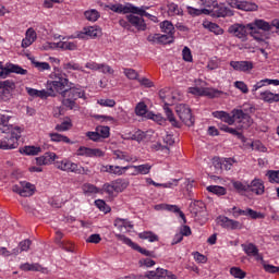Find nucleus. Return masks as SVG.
Returning <instances> with one entry per match:
<instances>
[{"label":"nucleus","instance_id":"obj_34","mask_svg":"<svg viewBox=\"0 0 279 279\" xmlns=\"http://www.w3.org/2000/svg\"><path fill=\"white\" fill-rule=\"evenodd\" d=\"M21 154L25 156H38V154H43V147L39 146H24L20 149Z\"/></svg>","mask_w":279,"mask_h":279},{"label":"nucleus","instance_id":"obj_43","mask_svg":"<svg viewBox=\"0 0 279 279\" xmlns=\"http://www.w3.org/2000/svg\"><path fill=\"white\" fill-rule=\"evenodd\" d=\"M20 269L21 271H40L43 266H40V264L24 263L20 265Z\"/></svg>","mask_w":279,"mask_h":279},{"label":"nucleus","instance_id":"obj_33","mask_svg":"<svg viewBox=\"0 0 279 279\" xmlns=\"http://www.w3.org/2000/svg\"><path fill=\"white\" fill-rule=\"evenodd\" d=\"M81 34L83 36H102L104 31L99 26H86Z\"/></svg>","mask_w":279,"mask_h":279},{"label":"nucleus","instance_id":"obj_40","mask_svg":"<svg viewBox=\"0 0 279 279\" xmlns=\"http://www.w3.org/2000/svg\"><path fill=\"white\" fill-rule=\"evenodd\" d=\"M232 186L236 191V193H240L241 195H243V193H250L248 183H243L241 181H233Z\"/></svg>","mask_w":279,"mask_h":279},{"label":"nucleus","instance_id":"obj_3","mask_svg":"<svg viewBox=\"0 0 279 279\" xmlns=\"http://www.w3.org/2000/svg\"><path fill=\"white\" fill-rule=\"evenodd\" d=\"M50 80L52 81L47 82V90L50 97H56V93L62 95L68 90L66 88L71 86V82H69L66 74L60 70H54V72L50 74Z\"/></svg>","mask_w":279,"mask_h":279},{"label":"nucleus","instance_id":"obj_42","mask_svg":"<svg viewBox=\"0 0 279 279\" xmlns=\"http://www.w3.org/2000/svg\"><path fill=\"white\" fill-rule=\"evenodd\" d=\"M63 70L68 71V73L70 71H82V73H84V68L75 61H69L63 63Z\"/></svg>","mask_w":279,"mask_h":279},{"label":"nucleus","instance_id":"obj_23","mask_svg":"<svg viewBox=\"0 0 279 279\" xmlns=\"http://www.w3.org/2000/svg\"><path fill=\"white\" fill-rule=\"evenodd\" d=\"M228 34H231L232 36H247L251 35L250 28H247V24H239L235 23L228 28Z\"/></svg>","mask_w":279,"mask_h":279},{"label":"nucleus","instance_id":"obj_64","mask_svg":"<svg viewBox=\"0 0 279 279\" xmlns=\"http://www.w3.org/2000/svg\"><path fill=\"white\" fill-rule=\"evenodd\" d=\"M59 247L64 250V252H75V245L71 242H60Z\"/></svg>","mask_w":279,"mask_h":279},{"label":"nucleus","instance_id":"obj_47","mask_svg":"<svg viewBox=\"0 0 279 279\" xmlns=\"http://www.w3.org/2000/svg\"><path fill=\"white\" fill-rule=\"evenodd\" d=\"M207 191L218 196L226 195L227 193L226 187L219 185H209L207 186Z\"/></svg>","mask_w":279,"mask_h":279},{"label":"nucleus","instance_id":"obj_32","mask_svg":"<svg viewBox=\"0 0 279 279\" xmlns=\"http://www.w3.org/2000/svg\"><path fill=\"white\" fill-rule=\"evenodd\" d=\"M26 93L29 97H39L40 99H47V97H50L48 89L38 90L32 87H26Z\"/></svg>","mask_w":279,"mask_h":279},{"label":"nucleus","instance_id":"obj_46","mask_svg":"<svg viewBox=\"0 0 279 279\" xmlns=\"http://www.w3.org/2000/svg\"><path fill=\"white\" fill-rule=\"evenodd\" d=\"M32 64H34L35 69H37V71H51V65H49V63L47 62H40V61H36V59H31Z\"/></svg>","mask_w":279,"mask_h":279},{"label":"nucleus","instance_id":"obj_48","mask_svg":"<svg viewBox=\"0 0 279 279\" xmlns=\"http://www.w3.org/2000/svg\"><path fill=\"white\" fill-rule=\"evenodd\" d=\"M84 15L87 21H92L93 23H95V21H98L100 16L99 12L95 9L85 11Z\"/></svg>","mask_w":279,"mask_h":279},{"label":"nucleus","instance_id":"obj_63","mask_svg":"<svg viewBox=\"0 0 279 279\" xmlns=\"http://www.w3.org/2000/svg\"><path fill=\"white\" fill-rule=\"evenodd\" d=\"M234 86L235 88L241 90V93H243L244 95H247V93H250V88H247V84H245V82L243 81H236L234 83Z\"/></svg>","mask_w":279,"mask_h":279},{"label":"nucleus","instance_id":"obj_52","mask_svg":"<svg viewBox=\"0 0 279 279\" xmlns=\"http://www.w3.org/2000/svg\"><path fill=\"white\" fill-rule=\"evenodd\" d=\"M123 73L128 80H138V72L131 68H123Z\"/></svg>","mask_w":279,"mask_h":279},{"label":"nucleus","instance_id":"obj_21","mask_svg":"<svg viewBox=\"0 0 279 279\" xmlns=\"http://www.w3.org/2000/svg\"><path fill=\"white\" fill-rule=\"evenodd\" d=\"M248 192L254 193V195H264L265 194V182L263 179L255 178L248 184Z\"/></svg>","mask_w":279,"mask_h":279},{"label":"nucleus","instance_id":"obj_24","mask_svg":"<svg viewBox=\"0 0 279 279\" xmlns=\"http://www.w3.org/2000/svg\"><path fill=\"white\" fill-rule=\"evenodd\" d=\"M217 221L222 228H227L229 230H239V228H241V222L232 220L226 216L218 217Z\"/></svg>","mask_w":279,"mask_h":279},{"label":"nucleus","instance_id":"obj_58","mask_svg":"<svg viewBox=\"0 0 279 279\" xmlns=\"http://www.w3.org/2000/svg\"><path fill=\"white\" fill-rule=\"evenodd\" d=\"M234 162H236L234 158H222V170L230 171Z\"/></svg>","mask_w":279,"mask_h":279},{"label":"nucleus","instance_id":"obj_60","mask_svg":"<svg viewBox=\"0 0 279 279\" xmlns=\"http://www.w3.org/2000/svg\"><path fill=\"white\" fill-rule=\"evenodd\" d=\"M72 126L73 124L71 123V121H63L61 124L56 125V130L57 132H66L71 130Z\"/></svg>","mask_w":279,"mask_h":279},{"label":"nucleus","instance_id":"obj_57","mask_svg":"<svg viewBox=\"0 0 279 279\" xmlns=\"http://www.w3.org/2000/svg\"><path fill=\"white\" fill-rule=\"evenodd\" d=\"M251 148L255 151H262L263 154H265V151H267V147H265V145H263V142L260 141H255L251 144Z\"/></svg>","mask_w":279,"mask_h":279},{"label":"nucleus","instance_id":"obj_31","mask_svg":"<svg viewBox=\"0 0 279 279\" xmlns=\"http://www.w3.org/2000/svg\"><path fill=\"white\" fill-rule=\"evenodd\" d=\"M52 49H64L68 51H75L77 49V44L75 41H58L50 46Z\"/></svg>","mask_w":279,"mask_h":279},{"label":"nucleus","instance_id":"obj_16","mask_svg":"<svg viewBox=\"0 0 279 279\" xmlns=\"http://www.w3.org/2000/svg\"><path fill=\"white\" fill-rule=\"evenodd\" d=\"M119 239L122 241V243H124V245L132 247V250H135V252H140V254H143V256H154V251H147V248L141 247V245L134 243L132 239L125 235H119Z\"/></svg>","mask_w":279,"mask_h":279},{"label":"nucleus","instance_id":"obj_44","mask_svg":"<svg viewBox=\"0 0 279 279\" xmlns=\"http://www.w3.org/2000/svg\"><path fill=\"white\" fill-rule=\"evenodd\" d=\"M163 110L168 121L171 122L173 128H180V124L175 120V117L173 116V111L169 108V106L165 105Z\"/></svg>","mask_w":279,"mask_h":279},{"label":"nucleus","instance_id":"obj_4","mask_svg":"<svg viewBox=\"0 0 279 279\" xmlns=\"http://www.w3.org/2000/svg\"><path fill=\"white\" fill-rule=\"evenodd\" d=\"M56 169H59L60 171H65L66 173H76L78 175H88V168H84L77 166V163L69 160V159H62L54 161Z\"/></svg>","mask_w":279,"mask_h":279},{"label":"nucleus","instance_id":"obj_30","mask_svg":"<svg viewBox=\"0 0 279 279\" xmlns=\"http://www.w3.org/2000/svg\"><path fill=\"white\" fill-rule=\"evenodd\" d=\"M147 40L151 45H171L173 43V36H148Z\"/></svg>","mask_w":279,"mask_h":279},{"label":"nucleus","instance_id":"obj_10","mask_svg":"<svg viewBox=\"0 0 279 279\" xmlns=\"http://www.w3.org/2000/svg\"><path fill=\"white\" fill-rule=\"evenodd\" d=\"M10 73H15L16 75H27L28 71L19 64L7 63L5 66H3V64L0 62V77L5 80Z\"/></svg>","mask_w":279,"mask_h":279},{"label":"nucleus","instance_id":"obj_27","mask_svg":"<svg viewBox=\"0 0 279 279\" xmlns=\"http://www.w3.org/2000/svg\"><path fill=\"white\" fill-rule=\"evenodd\" d=\"M130 169L133 170L131 175H148L151 171V165L150 163H143L140 166H129Z\"/></svg>","mask_w":279,"mask_h":279},{"label":"nucleus","instance_id":"obj_19","mask_svg":"<svg viewBox=\"0 0 279 279\" xmlns=\"http://www.w3.org/2000/svg\"><path fill=\"white\" fill-rule=\"evenodd\" d=\"M61 104L64 108H66V110H80V104H77V101L71 97L66 89L61 94Z\"/></svg>","mask_w":279,"mask_h":279},{"label":"nucleus","instance_id":"obj_61","mask_svg":"<svg viewBox=\"0 0 279 279\" xmlns=\"http://www.w3.org/2000/svg\"><path fill=\"white\" fill-rule=\"evenodd\" d=\"M95 204H96L97 208H99V210H101V213H105V214L110 213V206H108L106 204V202H104L101 199H97V201H95Z\"/></svg>","mask_w":279,"mask_h":279},{"label":"nucleus","instance_id":"obj_17","mask_svg":"<svg viewBox=\"0 0 279 279\" xmlns=\"http://www.w3.org/2000/svg\"><path fill=\"white\" fill-rule=\"evenodd\" d=\"M66 92L74 101H77V99H84V101H86L87 99L86 90L84 89V87L75 86V84L73 83H70V87H68Z\"/></svg>","mask_w":279,"mask_h":279},{"label":"nucleus","instance_id":"obj_5","mask_svg":"<svg viewBox=\"0 0 279 279\" xmlns=\"http://www.w3.org/2000/svg\"><path fill=\"white\" fill-rule=\"evenodd\" d=\"M276 27L277 34H279V20H272L271 24L265 20H254L253 23L247 24V29L251 34H258V31L262 32H271V28Z\"/></svg>","mask_w":279,"mask_h":279},{"label":"nucleus","instance_id":"obj_13","mask_svg":"<svg viewBox=\"0 0 279 279\" xmlns=\"http://www.w3.org/2000/svg\"><path fill=\"white\" fill-rule=\"evenodd\" d=\"M210 16H214V19H226V16H234V12L232 10L228 9V7L219 5L216 2V5L213 7L211 10H209Z\"/></svg>","mask_w":279,"mask_h":279},{"label":"nucleus","instance_id":"obj_1","mask_svg":"<svg viewBox=\"0 0 279 279\" xmlns=\"http://www.w3.org/2000/svg\"><path fill=\"white\" fill-rule=\"evenodd\" d=\"M10 119L12 117L0 113V133L7 134L4 138L0 140V149H16L19 147V138H21L23 130L19 126L12 128Z\"/></svg>","mask_w":279,"mask_h":279},{"label":"nucleus","instance_id":"obj_55","mask_svg":"<svg viewBox=\"0 0 279 279\" xmlns=\"http://www.w3.org/2000/svg\"><path fill=\"white\" fill-rule=\"evenodd\" d=\"M100 73H104V75H114V70L112 66L106 64V63H100L99 70Z\"/></svg>","mask_w":279,"mask_h":279},{"label":"nucleus","instance_id":"obj_22","mask_svg":"<svg viewBox=\"0 0 279 279\" xmlns=\"http://www.w3.org/2000/svg\"><path fill=\"white\" fill-rule=\"evenodd\" d=\"M57 158H58V155H56V153L47 151L43 156L35 158V160L38 167H43V166L53 165Z\"/></svg>","mask_w":279,"mask_h":279},{"label":"nucleus","instance_id":"obj_28","mask_svg":"<svg viewBox=\"0 0 279 279\" xmlns=\"http://www.w3.org/2000/svg\"><path fill=\"white\" fill-rule=\"evenodd\" d=\"M259 99L265 104H278L279 94H274L271 90H264L259 93Z\"/></svg>","mask_w":279,"mask_h":279},{"label":"nucleus","instance_id":"obj_54","mask_svg":"<svg viewBox=\"0 0 279 279\" xmlns=\"http://www.w3.org/2000/svg\"><path fill=\"white\" fill-rule=\"evenodd\" d=\"M135 114H137V117H145V114H147V105H145V102L137 104Z\"/></svg>","mask_w":279,"mask_h":279},{"label":"nucleus","instance_id":"obj_45","mask_svg":"<svg viewBox=\"0 0 279 279\" xmlns=\"http://www.w3.org/2000/svg\"><path fill=\"white\" fill-rule=\"evenodd\" d=\"M82 189L85 195H97L99 193V187L90 183L83 184Z\"/></svg>","mask_w":279,"mask_h":279},{"label":"nucleus","instance_id":"obj_2","mask_svg":"<svg viewBox=\"0 0 279 279\" xmlns=\"http://www.w3.org/2000/svg\"><path fill=\"white\" fill-rule=\"evenodd\" d=\"M213 117L215 119H220L223 123L228 125H234V123H240V128L242 130H247V128H252L254 120L250 114L243 111V109H233L231 114L226 111H214Z\"/></svg>","mask_w":279,"mask_h":279},{"label":"nucleus","instance_id":"obj_62","mask_svg":"<svg viewBox=\"0 0 279 279\" xmlns=\"http://www.w3.org/2000/svg\"><path fill=\"white\" fill-rule=\"evenodd\" d=\"M36 36H26L24 39H22V47L23 49H27V47H31V45H34L36 43Z\"/></svg>","mask_w":279,"mask_h":279},{"label":"nucleus","instance_id":"obj_14","mask_svg":"<svg viewBox=\"0 0 279 279\" xmlns=\"http://www.w3.org/2000/svg\"><path fill=\"white\" fill-rule=\"evenodd\" d=\"M76 156H85L86 158H104L105 154L99 148H88L86 146H81L76 150Z\"/></svg>","mask_w":279,"mask_h":279},{"label":"nucleus","instance_id":"obj_9","mask_svg":"<svg viewBox=\"0 0 279 279\" xmlns=\"http://www.w3.org/2000/svg\"><path fill=\"white\" fill-rule=\"evenodd\" d=\"M189 93L191 95H196L197 97H209V99H215L221 97L223 92L210 87H190Z\"/></svg>","mask_w":279,"mask_h":279},{"label":"nucleus","instance_id":"obj_37","mask_svg":"<svg viewBox=\"0 0 279 279\" xmlns=\"http://www.w3.org/2000/svg\"><path fill=\"white\" fill-rule=\"evenodd\" d=\"M112 183L116 189V193H123V191L130 186V181L126 179H116Z\"/></svg>","mask_w":279,"mask_h":279},{"label":"nucleus","instance_id":"obj_53","mask_svg":"<svg viewBox=\"0 0 279 279\" xmlns=\"http://www.w3.org/2000/svg\"><path fill=\"white\" fill-rule=\"evenodd\" d=\"M187 12L189 14H191V16H199L201 14H210V10L208 9L199 10L192 7L187 8Z\"/></svg>","mask_w":279,"mask_h":279},{"label":"nucleus","instance_id":"obj_50","mask_svg":"<svg viewBox=\"0 0 279 279\" xmlns=\"http://www.w3.org/2000/svg\"><path fill=\"white\" fill-rule=\"evenodd\" d=\"M230 274L233 276V278L243 279L245 276H247V272L243 271V269L239 267H232L230 268Z\"/></svg>","mask_w":279,"mask_h":279},{"label":"nucleus","instance_id":"obj_35","mask_svg":"<svg viewBox=\"0 0 279 279\" xmlns=\"http://www.w3.org/2000/svg\"><path fill=\"white\" fill-rule=\"evenodd\" d=\"M49 137L52 141V143H65L66 145H73L71 138L60 133H50Z\"/></svg>","mask_w":279,"mask_h":279},{"label":"nucleus","instance_id":"obj_39","mask_svg":"<svg viewBox=\"0 0 279 279\" xmlns=\"http://www.w3.org/2000/svg\"><path fill=\"white\" fill-rule=\"evenodd\" d=\"M203 25L204 27H206V29H209V32H211L216 36L223 35V28H221L218 24H215L213 22H205Z\"/></svg>","mask_w":279,"mask_h":279},{"label":"nucleus","instance_id":"obj_38","mask_svg":"<svg viewBox=\"0 0 279 279\" xmlns=\"http://www.w3.org/2000/svg\"><path fill=\"white\" fill-rule=\"evenodd\" d=\"M138 239H142L143 241H149V243H156L159 241L158 235L151 231H143L138 233Z\"/></svg>","mask_w":279,"mask_h":279},{"label":"nucleus","instance_id":"obj_15","mask_svg":"<svg viewBox=\"0 0 279 279\" xmlns=\"http://www.w3.org/2000/svg\"><path fill=\"white\" fill-rule=\"evenodd\" d=\"M233 217L235 219H239V217H250L251 219H265V214L256 211L252 208H238V210L233 213Z\"/></svg>","mask_w":279,"mask_h":279},{"label":"nucleus","instance_id":"obj_51","mask_svg":"<svg viewBox=\"0 0 279 279\" xmlns=\"http://www.w3.org/2000/svg\"><path fill=\"white\" fill-rule=\"evenodd\" d=\"M266 175L271 184H279V170H269Z\"/></svg>","mask_w":279,"mask_h":279},{"label":"nucleus","instance_id":"obj_59","mask_svg":"<svg viewBox=\"0 0 279 279\" xmlns=\"http://www.w3.org/2000/svg\"><path fill=\"white\" fill-rule=\"evenodd\" d=\"M182 58L184 62H193V53L191 52L190 47H184L182 50Z\"/></svg>","mask_w":279,"mask_h":279},{"label":"nucleus","instance_id":"obj_11","mask_svg":"<svg viewBox=\"0 0 279 279\" xmlns=\"http://www.w3.org/2000/svg\"><path fill=\"white\" fill-rule=\"evenodd\" d=\"M14 193H17L21 195V197H32L34 195V192L36 191V186L29 182H21L20 186L14 185L13 186Z\"/></svg>","mask_w":279,"mask_h":279},{"label":"nucleus","instance_id":"obj_41","mask_svg":"<svg viewBox=\"0 0 279 279\" xmlns=\"http://www.w3.org/2000/svg\"><path fill=\"white\" fill-rule=\"evenodd\" d=\"M160 28L163 34H168L169 36H173L175 34V27L173 26V23L170 21H163L160 23Z\"/></svg>","mask_w":279,"mask_h":279},{"label":"nucleus","instance_id":"obj_56","mask_svg":"<svg viewBox=\"0 0 279 279\" xmlns=\"http://www.w3.org/2000/svg\"><path fill=\"white\" fill-rule=\"evenodd\" d=\"M96 130L99 133L100 138L110 137V126H97Z\"/></svg>","mask_w":279,"mask_h":279},{"label":"nucleus","instance_id":"obj_8","mask_svg":"<svg viewBox=\"0 0 279 279\" xmlns=\"http://www.w3.org/2000/svg\"><path fill=\"white\" fill-rule=\"evenodd\" d=\"M175 112L179 119L187 125V128H192L195 125V118H193V113H191V108L187 105L180 104L175 107Z\"/></svg>","mask_w":279,"mask_h":279},{"label":"nucleus","instance_id":"obj_6","mask_svg":"<svg viewBox=\"0 0 279 279\" xmlns=\"http://www.w3.org/2000/svg\"><path fill=\"white\" fill-rule=\"evenodd\" d=\"M109 10L112 12H117L118 14H138V16H151V14L147 13L145 9L134 7V4H111L107 5Z\"/></svg>","mask_w":279,"mask_h":279},{"label":"nucleus","instance_id":"obj_29","mask_svg":"<svg viewBox=\"0 0 279 279\" xmlns=\"http://www.w3.org/2000/svg\"><path fill=\"white\" fill-rule=\"evenodd\" d=\"M113 158L114 160H124L125 162H138V157L136 156H130V154L122 151V150H113Z\"/></svg>","mask_w":279,"mask_h":279},{"label":"nucleus","instance_id":"obj_12","mask_svg":"<svg viewBox=\"0 0 279 279\" xmlns=\"http://www.w3.org/2000/svg\"><path fill=\"white\" fill-rule=\"evenodd\" d=\"M145 278L148 279H178V276H175L173 272L157 268L156 270H151L145 274Z\"/></svg>","mask_w":279,"mask_h":279},{"label":"nucleus","instance_id":"obj_26","mask_svg":"<svg viewBox=\"0 0 279 279\" xmlns=\"http://www.w3.org/2000/svg\"><path fill=\"white\" fill-rule=\"evenodd\" d=\"M279 86V80H271V78H264L257 82L255 85H253L252 93L253 95H256L260 88H265V86Z\"/></svg>","mask_w":279,"mask_h":279},{"label":"nucleus","instance_id":"obj_18","mask_svg":"<svg viewBox=\"0 0 279 279\" xmlns=\"http://www.w3.org/2000/svg\"><path fill=\"white\" fill-rule=\"evenodd\" d=\"M130 170L129 166H112V165H107V166H101L100 167V172L101 173H110V175H125V171Z\"/></svg>","mask_w":279,"mask_h":279},{"label":"nucleus","instance_id":"obj_49","mask_svg":"<svg viewBox=\"0 0 279 279\" xmlns=\"http://www.w3.org/2000/svg\"><path fill=\"white\" fill-rule=\"evenodd\" d=\"M240 10H244V12H256L258 10V5L252 2H241Z\"/></svg>","mask_w":279,"mask_h":279},{"label":"nucleus","instance_id":"obj_7","mask_svg":"<svg viewBox=\"0 0 279 279\" xmlns=\"http://www.w3.org/2000/svg\"><path fill=\"white\" fill-rule=\"evenodd\" d=\"M16 90V83L12 80L0 81V101L8 104Z\"/></svg>","mask_w":279,"mask_h":279},{"label":"nucleus","instance_id":"obj_36","mask_svg":"<svg viewBox=\"0 0 279 279\" xmlns=\"http://www.w3.org/2000/svg\"><path fill=\"white\" fill-rule=\"evenodd\" d=\"M244 254H246V256H258V246H256V244L254 243H248V244H242L241 245Z\"/></svg>","mask_w":279,"mask_h":279},{"label":"nucleus","instance_id":"obj_25","mask_svg":"<svg viewBox=\"0 0 279 279\" xmlns=\"http://www.w3.org/2000/svg\"><path fill=\"white\" fill-rule=\"evenodd\" d=\"M129 23L133 25V27L137 28V32H145L147 29V24L143 17H138L136 15L130 14L126 16Z\"/></svg>","mask_w":279,"mask_h":279},{"label":"nucleus","instance_id":"obj_20","mask_svg":"<svg viewBox=\"0 0 279 279\" xmlns=\"http://www.w3.org/2000/svg\"><path fill=\"white\" fill-rule=\"evenodd\" d=\"M230 66L233 71H239L240 73H250L254 69V62L252 61H230Z\"/></svg>","mask_w":279,"mask_h":279}]
</instances>
